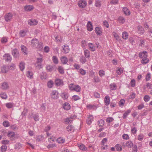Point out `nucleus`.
<instances>
[{
	"label": "nucleus",
	"instance_id": "a18cd8bd",
	"mask_svg": "<svg viewBox=\"0 0 152 152\" xmlns=\"http://www.w3.org/2000/svg\"><path fill=\"white\" fill-rule=\"evenodd\" d=\"M128 35L126 32H124L122 34V38L125 39H126L128 38Z\"/></svg>",
	"mask_w": 152,
	"mask_h": 152
},
{
	"label": "nucleus",
	"instance_id": "bf43d9fd",
	"mask_svg": "<svg viewBox=\"0 0 152 152\" xmlns=\"http://www.w3.org/2000/svg\"><path fill=\"white\" fill-rule=\"evenodd\" d=\"M36 67L39 69H40L42 67L41 63H37L35 64Z\"/></svg>",
	"mask_w": 152,
	"mask_h": 152
},
{
	"label": "nucleus",
	"instance_id": "4468645a",
	"mask_svg": "<svg viewBox=\"0 0 152 152\" xmlns=\"http://www.w3.org/2000/svg\"><path fill=\"white\" fill-rule=\"evenodd\" d=\"M28 23L30 25H35L37 24V22L35 20L31 19L28 21Z\"/></svg>",
	"mask_w": 152,
	"mask_h": 152
},
{
	"label": "nucleus",
	"instance_id": "e433bc0d",
	"mask_svg": "<svg viewBox=\"0 0 152 152\" xmlns=\"http://www.w3.org/2000/svg\"><path fill=\"white\" fill-rule=\"evenodd\" d=\"M68 132L74 131V127L72 125H68L66 128Z\"/></svg>",
	"mask_w": 152,
	"mask_h": 152
},
{
	"label": "nucleus",
	"instance_id": "9b49d317",
	"mask_svg": "<svg viewBox=\"0 0 152 152\" xmlns=\"http://www.w3.org/2000/svg\"><path fill=\"white\" fill-rule=\"evenodd\" d=\"M24 9L26 11H30L32 10L34 7L32 5H28L24 6Z\"/></svg>",
	"mask_w": 152,
	"mask_h": 152
},
{
	"label": "nucleus",
	"instance_id": "37998d69",
	"mask_svg": "<svg viewBox=\"0 0 152 152\" xmlns=\"http://www.w3.org/2000/svg\"><path fill=\"white\" fill-rule=\"evenodd\" d=\"M5 105L6 107L9 109L13 107V104L11 102L7 103Z\"/></svg>",
	"mask_w": 152,
	"mask_h": 152
},
{
	"label": "nucleus",
	"instance_id": "7ed1b4c3",
	"mask_svg": "<svg viewBox=\"0 0 152 152\" xmlns=\"http://www.w3.org/2000/svg\"><path fill=\"white\" fill-rule=\"evenodd\" d=\"M39 42L38 40L37 39H33L31 41V46L34 48H36L38 46Z\"/></svg>",
	"mask_w": 152,
	"mask_h": 152
},
{
	"label": "nucleus",
	"instance_id": "c756f323",
	"mask_svg": "<svg viewBox=\"0 0 152 152\" xmlns=\"http://www.w3.org/2000/svg\"><path fill=\"white\" fill-rule=\"evenodd\" d=\"M7 136L8 137H10L11 139H14L15 134L14 132H10L8 133Z\"/></svg>",
	"mask_w": 152,
	"mask_h": 152
},
{
	"label": "nucleus",
	"instance_id": "774afa93",
	"mask_svg": "<svg viewBox=\"0 0 152 152\" xmlns=\"http://www.w3.org/2000/svg\"><path fill=\"white\" fill-rule=\"evenodd\" d=\"M56 140V138L53 136H52L51 137L48 139V141L50 142H54Z\"/></svg>",
	"mask_w": 152,
	"mask_h": 152
},
{
	"label": "nucleus",
	"instance_id": "5701e85b",
	"mask_svg": "<svg viewBox=\"0 0 152 152\" xmlns=\"http://www.w3.org/2000/svg\"><path fill=\"white\" fill-rule=\"evenodd\" d=\"M63 83V81L60 79H57L55 80V84L57 86H58L62 85Z\"/></svg>",
	"mask_w": 152,
	"mask_h": 152
},
{
	"label": "nucleus",
	"instance_id": "1a4fd4ad",
	"mask_svg": "<svg viewBox=\"0 0 152 152\" xmlns=\"http://www.w3.org/2000/svg\"><path fill=\"white\" fill-rule=\"evenodd\" d=\"M147 53L146 51H144L142 52H140L139 53V56L140 58H147Z\"/></svg>",
	"mask_w": 152,
	"mask_h": 152
},
{
	"label": "nucleus",
	"instance_id": "f257e3e1",
	"mask_svg": "<svg viewBox=\"0 0 152 152\" xmlns=\"http://www.w3.org/2000/svg\"><path fill=\"white\" fill-rule=\"evenodd\" d=\"M13 15L10 13L6 14L4 16V18L5 21L7 22L10 21L12 19Z\"/></svg>",
	"mask_w": 152,
	"mask_h": 152
},
{
	"label": "nucleus",
	"instance_id": "20e7f679",
	"mask_svg": "<svg viewBox=\"0 0 152 152\" xmlns=\"http://www.w3.org/2000/svg\"><path fill=\"white\" fill-rule=\"evenodd\" d=\"M51 96L52 98L57 99L58 97V91H53L51 93Z\"/></svg>",
	"mask_w": 152,
	"mask_h": 152
},
{
	"label": "nucleus",
	"instance_id": "39448f33",
	"mask_svg": "<svg viewBox=\"0 0 152 152\" xmlns=\"http://www.w3.org/2000/svg\"><path fill=\"white\" fill-rule=\"evenodd\" d=\"M12 54L14 58L18 57L19 55L18 50L16 48L13 50L12 51Z\"/></svg>",
	"mask_w": 152,
	"mask_h": 152
},
{
	"label": "nucleus",
	"instance_id": "6e6d98bb",
	"mask_svg": "<svg viewBox=\"0 0 152 152\" xmlns=\"http://www.w3.org/2000/svg\"><path fill=\"white\" fill-rule=\"evenodd\" d=\"M116 86L115 84H112L110 85V88L113 90H115L116 89Z\"/></svg>",
	"mask_w": 152,
	"mask_h": 152
},
{
	"label": "nucleus",
	"instance_id": "603ef678",
	"mask_svg": "<svg viewBox=\"0 0 152 152\" xmlns=\"http://www.w3.org/2000/svg\"><path fill=\"white\" fill-rule=\"evenodd\" d=\"M118 20L120 23H123L125 21L124 18L122 17H119Z\"/></svg>",
	"mask_w": 152,
	"mask_h": 152
},
{
	"label": "nucleus",
	"instance_id": "412c9836",
	"mask_svg": "<svg viewBox=\"0 0 152 152\" xmlns=\"http://www.w3.org/2000/svg\"><path fill=\"white\" fill-rule=\"evenodd\" d=\"M63 107L65 110H69L70 108V106L68 103L65 102L64 104Z\"/></svg>",
	"mask_w": 152,
	"mask_h": 152
},
{
	"label": "nucleus",
	"instance_id": "a878e982",
	"mask_svg": "<svg viewBox=\"0 0 152 152\" xmlns=\"http://www.w3.org/2000/svg\"><path fill=\"white\" fill-rule=\"evenodd\" d=\"M116 72L118 75H121L123 72V70L121 68L118 67L116 69Z\"/></svg>",
	"mask_w": 152,
	"mask_h": 152
},
{
	"label": "nucleus",
	"instance_id": "ddd939ff",
	"mask_svg": "<svg viewBox=\"0 0 152 152\" xmlns=\"http://www.w3.org/2000/svg\"><path fill=\"white\" fill-rule=\"evenodd\" d=\"M60 59L61 62L64 64H66L68 61V60L67 57L65 56H63L61 57Z\"/></svg>",
	"mask_w": 152,
	"mask_h": 152
},
{
	"label": "nucleus",
	"instance_id": "f3484780",
	"mask_svg": "<svg viewBox=\"0 0 152 152\" xmlns=\"http://www.w3.org/2000/svg\"><path fill=\"white\" fill-rule=\"evenodd\" d=\"M84 53L86 58H89L90 57V52L88 50H84Z\"/></svg>",
	"mask_w": 152,
	"mask_h": 152
},
{
	"label": "nucleus",
	"instance_id": "3c124183",
	"mask_svg": "<svg viewBox=\"0 0 152 152\" xmlns=\"http://www.w3.org/2000/svg\"><path fill=\"white\" fill-rule=\"evenodd\" d=\"M149 61V60L147 58H143L141 61V62L143 64H145Z\"/></svg>",
	"mask_w": 152,
	"mask_h": 152
},
{
	"label": "nucleus",
	"instance_id": "09e8293b",
	"mask_svg": "<svg viewBox=\"0 0 152 152\" xmlns=\"http://www.w3.org/2000/svg\"><path fill=\"white\" fill-rule=\"evenodd\" d=\"M150 99V97L148 95H145L143 98V99L145 102H148Z\"/></svg>",
	"mask_w": 152,
	"mask_h": 152
},
{
	"label": "nucleus",
	"instance_id": "2f4dec72",
	"mask_svg": "<svg viewBox=\"0 0 152 152\" xmlns=\"http://www.w3.org/2000/svg\"><path fill=\"white\" fill-rule=\"evenodd\" d=\"M126 145L128 147L131 148L133 146V144L131 141H129L126 142Z\"/></svg>",
	"mask_w": 152,
	"mask_h": 152
},
{
	"label": "nucleus",
	"instance_id": "4be33fe9",
	"mask_svg": "<svg viewBox=\"0 0 152 152\" xmlns=\"http://www.w3.org/2000/svg\"><path fill=\"white\" fill-rule=\"evenodd\" d=\"M95 31L97 35H101L102 33L101 28L99 27H96L95 28Z\"/></svg>",
	"mask_w": 152,
	"mask_h": 152
},
{
	"label": "nucleus",
	"instance_id": "2eb2a0df",
	"mask_svg": "<svg viewBox=\"0 0 152 152\" xmlns=\"http://www.w3.org/2000/svg\"><path fill=\"white\" fill-rule=\"evenodd\" d=\"M89 49L92 51H94L95 50L94 45L92 43H89L88 45Z\"/></svg>",
	"mask_w": 152,
	"mask_h": 152
},
{
	"label": "nucleus",
	"instance_id": "69168bd1",
	"mask_svg": "<svg viewBox=\"0 0 152 152\" xmlns=\"http://www.w3.org/2000/svg\"><path fill=\"white\" fill-rule=\"evenodd\" d=\"M43 47V43L42 42H40L38 43V46H37L36 48H39V49H40L42 48Z\"/></svg>",
	"mask_w": 152,
	"mask_h": 152
},
{
	"label": "nucleus",
	"instance_id": "bb28decb",
	"mask_svg": "<svg viewBox=\"0 0 152 152\" xmlns=\"http://www.w3.org/2000/svg\"><path fill=\"white\" fill-rule=\"evenodd\" d=\"M26 76L28 78L32 79L33 78V72H31L29 71H28L26 72Z\"/></svg>",
	"mask_w": 152,
	"mask_h": 152
},
{
	"label": "nucleus",
	"instance_id": "a19ab883",
	"mask_svg": "<svg viewBox=\"0 0 152 152\" xmlns=\"http://www.w3.org/2000/svg\"><path fill=\"white\" fill-rule=\"evenodd\" d=\"M74 91L77 92H79L80 91L81 88L78 85L75 86Z\"/></svg>",
	"mask_w": 152,
	"mask_h": 152
},
{
	"label": "nucleus",
	"instance_id": "9d476101",
	"mask_svg": "<svg viewBox=\"0 0 152 152\" xmlns=\"http://www.w3.org/2000/svg\"><path fill=\"white\" fill-rule=\"evenodd\" d=\"M55 67L54 65H48L46 67V69L48 71L51 72L53 71Z\"/></svg>",
	"mask_w": 152,
	"mask_h": 152
},
{
	"label": "nucleus",
	"instance_id": "0e129e2a",
	"mask_svg": "<svg viewBox=\"0 0 152 152\" xmlns=\"http://www.w3.org/2000/svg\"><path fill=\"white\" fill-rule=\"evenodd\" d=\"M26 32L25 31L22 30L20 32V35L22 37H24L26 35Z\"/></svg>",
	"mask_w": 152,
	"mask_h": 152
},
{
	"label": "nucleus",
	"instance_id": "f8f14e48",
	"mask_svg": "<svg viewBox=\"0 0 152 152\" xmlns=\"http://www.w3.org/2000/svg\"><path fill=\"white\" fill-rule=\"evenodd\" d=\"M9 66H3L1 67V72L3 73H6L8 71Z\"/></svg>",
	"mask_w": 152,
	"mask_h": 152
},
{
	"label": "nucleus",
	"instance_id": "aec40b11",
	"mask_svg": "<svg viewBox=\"0 0 152 152\" xmlns=\"http://www.w3.org/2000/svg\"><path fill=\"white\" fill-rule=\"evenodd\" d=\"M87 30L88 31H91L93 30L92 25L91 22H88L87 24Z\"/></svg>",
	"mask_w": 152,
	"mask_h": 152
},
{
	"label": "nucleus",
	"instance_id": "0eeeda50",
	"mask_svg": "<svg viewBox=\"0 0 152 152\" xmlns=\"http://www.w3.org/2000/svg\"><path fill=\"white\" fill-rule=\"evenodd\" d=\"M62 49L63 50V52L65 54L68 53L70 50L68 46L67 45H63L62 46Z\"/></svg>",
	"mask_w": 152,
	"mask_h": 152
},
{
	"label": "nucleus",
	"instance_id": "680f3d73",
	"mask_svg": "<svg viewBox=\"0 0 152 152\" xmlns=\"http://www.w3.org/2000/svg\"><path fill=\"white\" fill-rule=\"evenodd\" d=\"M43 136L42 135L37 136L36 137V140L37 141L39 142L42 140Z\"/></svg>",
	"mask_w": 152,
	"mask_h": 152
},
{
	"label": "nucleus",
	"instance_id": "f03ea898",
	"mask_svg": "<svg viewBox=\"0 0 152 152\" xmlns=\"http://www.w3.org/2000/svg\"><path fill=\"white\" fill-rule=\"evenodd\" d=\"M78 5L79 6L80 8H83L87 5V2L86 1L84 0H80L78 2Z\"/></svg>",
	"mask_w": 152,
	"mask_h": 152
},
{
	"label": "nucleus",
	"instance_id": "de8ad7c7",
	"mask_svg": "<svg viewBox=\"0 0 152 152\" xmlns=\"http://www.w3.org/2000/svg\"><path fill=\"white\" fill-rule=\"evenodd\" d=\"M116 150L119 151H121L122 150V147L118 144H117L115 146Z\"/></svg>",
	"mask_w": 152,
	"mask_h": 152
},
{
	"label": "nucleus",
	"instance_id": "338daca9",
	"mask_svg": "<svg viewBox=\"0 0 152 152\" xmlns=\"http://www.w3.org/2000/svg\"><path fill=\"white\" fill-rule=\"evenodd\" d=\"M151 77V75L149 73H148L146 76L145 79L146 81H148L150 80Z\"/></svg>",
	"mask_w": 152,
	"mask_h": 152
},
{
	"label": "nucleus",
	"instance_id": "c9c22d12",
	"mask_svg": "<svg viewBox=\"0 0 152 152\" xmlns=\"http://www.w3.org/2000/svg\"><path fill=\"white\" fill-rule=\"evenodd\" d=\"M61 96L64 100L67 99L68 97V95L66 93H62L61 94Z\"/></svg>",
	"mask_w": 152,
	"mask_h": 152
},
{
	"label": "nucleus",
	"instance_id": "4c0bfd02",
	"mask_svg": "<svg viewBox=\"0 0 152 152\" xmlns=\"http://www.w3.org/2000/svg\"><path fill=\"white\" fill-rule=\"evenodd\" d=\"M52 60L54 64H57L58 63V60L56 56H53L52 57Z\"/></svg>",
	"mask_w": 152,
	"mask_h": 152
},
{
	"label": "nucleus",
	"instance_id": "6e6552de",
	"mask_svg": "<svg viewBox=\"0 0 152 152\" xmlns=\"http://www.w3.org/2000/svg\"><path fill=\"white\" fill-rule=\"evenodd\" d=\"M110 97L108 96H106L104 98V102L106 106L110 104Z\"/></svg>",
	"mask_w": 152,
	"mask_h": 152
},
{
	"label": "nucleus",
	"instance_id": "dca6fc26",
	"mask_svg": "<svg viewBox=\"0 0 152 152\" xmlns=\"http://www.w3.org/2000/svg\"><path fill=\"white\" fill-rule=\"evenodd\" d=\"M131 112V110L130 109L126 111L123 114L122 117L124 119L126 118L127 116Z\"/></svg>",
	"mask_w": 152,
	"mask_h": 152
},
{
	"label": "nucleus",
	"instance_id": "72a5a7b5",
	"mask_svg": "<svg viewBox=\"0 0 152 152\" xmlns=\"http://www.w3.org/2000/svg\"><path fill=\"white\" fill-rule=\"evenodd\" d=\"M78 146L79 148L83 151H86L87 150V148L83 144H81L80 145H79Z\"/></svg>",
	"mask_w": 152,
	"mask_h": 152
},
{
	"label": "nucleus",
	"instance_id": "393cba45",
	"mask_svg": "<svg viewBox=\"0 0 152 152\" xmlns=\"http://www.w3.org/2000/svg\"><path fill=\"white\" fill-rule=\"evenodd\" d=\"M1 88L4 90L7 89L8 88L9 85L7 83L4 82L2 84Z\"/></svg>",
	"mask_w": 152,
	"mask_h": 152
},
{
	"label": "nucleus",
	"instance_id": "b1692460",
	"mask_svg": "<svg viewBox=\"0 0 152 152\" xmlns=\"http://www.w3.org/2000/svg\"><path fill=\"white\" fill-rule=\"evenodd\" d=\"M123 11L124 13L126 15H129L130 14V12L129 10L126 7H124Z\"/></svg>",
	"mask_w": 152,
	"mask_h": 152
},
{
	"label": "nucleus",
	"instance_id": "7c9ffc66",
	"mask_svg": "<svg viewBox=\"0 0 152 152\" xmlns=\"http://www.w3.org/2000/svg\"><path fill=\"white\" fill-rule=\"evenodd\" d=\"M21 49L22 52L25 53V54H27L28 51L27 49L24 46L22 45L21 46Z\"/></svg>",
	"mask_w": 152,
	"mask_h": 152
},
{
	"label": "nucleus",
	"instance_id": "c03bdc74",
	"mask_svg": "<svg viewBox=\"0 0 152 152\" xmlns=\"http://www.w3.org/2000/svg\"><path fill=\"white\" fill-rule=\"evenodd\" d=\"M58 71L61 74H63L64 73V70L63 67L59 66L58 68Z\"/></svg>",
	"mask_w": 152,
	"mask_h": 152
},
{
	"label": "nucleus",
	"instance_id": "052dcab7",
	"mask_svg": "<svg viewBox=\"0 0 152 152\" xmlns=\"http://www.w3.org/2000/svg\"><path fill=\"white\" fill-rule=\"evenodd\" d=\"M22 147L21 144L20 143H17L15 147V148L16 149H20Z\"/></svg>",
	"mask_w": 152,
	"mask_h": 152
},
{
	"label": "nucleus",
	"instance_id": "473e14b6",
	"mask_svg": "<svg viewBox=\"0 0 152 152\" xmlns=\"http://www.w3.org/2000/svg\"><path fill=\"white\" fill-rule=\"evenodd\" d=\"M55 39L57 42H61L63 40V37L60 35H58L55 37Z\"/></svg>",
	"mask_w": 152,
	"mask_h": 152
},
{
	"label": "nucleus",
	"instance_id": "4d7b16f0",
	"mask_svg": "<svg viewBox=\"0 0 152 152\" xmlns=\"http://www.w3.org/2000/svg\"><path fill=\"white\" fill-rule=\"evenodd\" d=\"M79 72L80 74L82 75H84L86 73V70L82 69H79Z\"/></svg>",
	"mask_w": 152,
	"mask_h": 152
},
{
	"label": "nucleus",
	"instance_id": "ea45409f",
	"mask_svg": "<svg viewBox=\"0 0 152 152\" xmlns=\"http://www.w3.org/2000/svg\"><path fill=\"white\" fill-rule=\"evenodd\" d=\"M72 118H67L65 119L64 122L66 124H68L69 122L71 123L72 121Z\"/></svg>",
	"mask_w": 152,
	"mask_h": 152
},
{
	"label": "nucleus",
	"instance_id": "49530a36",
	"mask_svg": "<svg viewBox=\"0 0 152 152\" xmlns=\"http://www.w3.org/2000/svg\"><path fill=\"white\" fill-rule=\"evenodd\" d=\"M57 141L59 143H62L64 142L65 140L61 137H59L58 138Z\"/></svg>",
	"mask_w": 152,
	"mask_h": 152
},
{
	"label": "nucleus",
	"instance_id": "6ab92c4d",
	"mask_svg": "<svg viewBox=\"0 0 152 152\" xmlns=\"http://www.w3.org/2000/svg\"><path fill=\"white\" fill-rule=\"evenodd\" d=\"M144 32V30L143 27L140 26H138L137 32L138 33L140 34H143Z\"/></svg>",
	"mask_w": 152,
	"mask_h": 152
},
{
	"label": "nucleus",
	"instance_id": "423d86ee",
	"mask_svg": "<svg viewBox=\"0 0 152 152\" xmlns=\"http://www.w3.org/2000/svg\"><path fill=\"white\" fill-rule=\"evenodd\" d=\"M3 59L7 61H10L12 59L11 56L8 54H5L3 56Z\"/></svg>",
	"mask_w": 152,
	"mask_h": 152
},
{
	"label": "nucleus",
	"instance_id": "8fccbe9b",
	"mask_svg": "<svg viewBox=\"0 0 152 152\" xmlns=\"http://www.w3.org/2000/svg\"><path fill=\"white\" fill-rule=\"evenodd\" d=\"M107 141V139L106 138H104L102 141V145L104 146L107 147V145H106L105 143Z\"/></svg>",
	"mask_w": 152,
	"mask_h": 152
},
{
	"label": "nucleus",
	"instance_id": "13d9d810",
	"mask_svg": "<svg viewBox=\"0 0 152 152\" xmlns=\"http://www.w3.org/2000/svg\"><path fill=\"white\" fill-rule=\"evenodd\" d=\"M7 148V146L5 145H2L1 147V151L4 152L5 151Z\"/></svg>",
	"mask_w": 152,
	"mask_h": 152
},
{
	"label": "nucleus",
	"instance_id": "a211bd4d",
	"mask_svg": "<svg viewBox=\"0 0 152 152\" xmlns=\"http://www.w3.org/2000/svg\"><path fill=\"white\" fill-rule=\"evenodd\" d=\"M93 120V116L91 115H89V117L86 120V122L87 124H90Z\"/></svg>",
	"mask_w": 152,
	"mask_h": 152
},
{
	"label": "nucleus",
	"instance_id": "cd10ccee",
	"mask_svg": "<svg viewBox=\"0 0 152 152\" xmlns=\"http://www.w3.org/2000/svg\"><path fill=\"white\" fill-rule=\"evenodd\" d=\"M25 63L23 62H21L20 63L19 65V68L21 71H23L25 69Z\"/></svg>",
	"mask_w": 152,
	"mask_h": 152
},
{
	"label": "nucleus",
	"instance_id": "f704fd0d",
	"mask_svg": "<svg viewBox=\"0 0 152 152\" xmlns=\"http://www.w3.org/2000/svg\"><path fill=\"white\" fill-rule=\"evenodd\" d=\"M98 125L99 126L102 127L104 125L105 122L103 119H101L98 121Z\"/></svg>",
	"mask_w": 152,
	"mask_h": 152
},
{
	"label": "nucleus",
	"instance_id": "79ce46f5",
	"mask_svg": "<svg viewBox=\"0 0 152 152\" xmlns=\"http://www.w3.org/2000/svg\"><path fill=\"white\" fill-rule=\"evenodd\" d=\"M53 84V81L51 80L49 81L47 83V86L48 87L50 88L52 87Z\"/></svg>",
	"mask_w": 152,
	"mask_h": 152
},
{
	"label": "nucleus",
	"instance_id": "58836bf2",
	"mask_svg": "<svg viewBox=\"0 0 152 152\" xmlns=\"http://www.w3.org/2000/svg\"><path fill=\"white\" fill-rule=\"evenodd\" d=\"M34 120L36 121H38L39 120V116L38 113L35 114L33 116Z\"/></svg>",
	"mask_w": 152,
	"mask_h": 152
},
{
	"label": "nucleus",
	"instance_id": "e2e57ef3",
	"mask_svg": "<svg viewBox=\"0 0 152 152\" xmlns=\"http://www.w3.org/2000/svg\"><path fill=\"white\" fill-rule=\"evenodd\" d=\"M1 97L4 99H6L7 98V96L5 93H3L0 95Z\"/></svg>",
	"mask_w": 152,
	"mask_h": 152
},
{
	"label": "nucleus",
	"instance_id": "864d4df0",
	"mask_svg": "<svg viewBox=\"0 0 152 152\" xmlns=\"http://www.w3.org/2000/svg\"><path fill=\"white\" fill-rule=\"evenodd\" d=\"M80 61L83 64L86 63V59L85 57L82 56L80 59Z\"/></svg>",
	"mask_w": 152,
	"mask_h": 152
},
{
	"label": "nucleus",
	"instance_id": "c85d7f7f",
	"mask_svg": "<svg viewBox=\"0 0 152 152\" xmlns=\"http://www.w3.org/2000/svg\"><path fill=\"white\" fill-rule=\"evenodd\" d=\"M125 102V101L124 99H121L118 102L119 105L122 107H123L124 105Z\"/></svg>",
	"mask_w": 152,
	"mask_h": 152
},
{
	"label": "nucleus",
	"instance_id": "5fc2aeb1",
	"mask_svg": "<svg viewBox=\"0 0 152 152\" xmlns=\"http://www.w3.org/2000/svg\"><path fill=\"white\" fill-rule=\"evenodd\" d=\"M99 74L100 77H102L105 75V72L103 70H101L99 72Z\"/></svg>",
	"mask_w": 152,
	"mask_h": 152
}]
</instances>
